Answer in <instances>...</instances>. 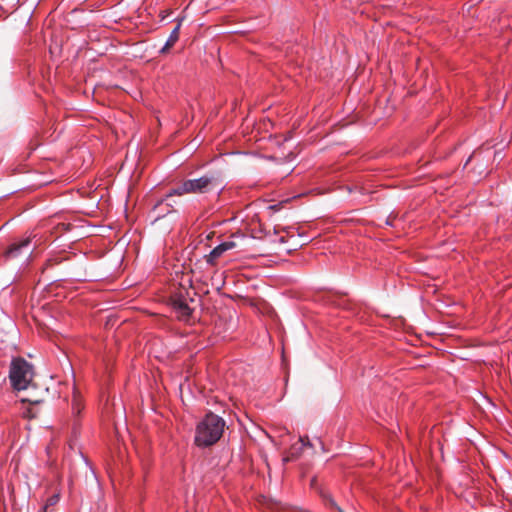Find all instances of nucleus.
Listing matches in <instances>:
<instances>
[{
	"mask_svg": "<svg viewBox=\"0 0 512 512\" xmlns=\"http://www.w3.org/2000/svg\"><path fill=\"white\" fill-rule=\"evenodd\" d=\"M223 187V182L218 174L207 173L197 179L183 181L171 189L166 197L182 196L184 194H204L213 190L220 192Z\"/></svg>",
	"mask_w": 512,
	"mask_h": 512,
	"instance_id": "1",
	"label": "nucleus"
},
{
	"mask_svg": "<svg viewBox=\"0 0 512 512\" xmlns=\"http://www.w3.org/2000/svg\"><path fill=\"white\" fill-rule=\"evenodd\" d=\"M225 421L214 413H208L198 423L195 432V444L198 447H209L218 442L224 432Z\"/></svg>",
	"mask_w": 512,
	"mask_h": 512,
	"instance_id": "2",
	"label": "nucleus"
},
{
	"mask_svg": "<svg viewBox=\"0 0 512 512\" xmlns=\"http://www.w3.org/2000/svg\"><path fill=\"white\" fill-rule=\"evenodd\" d=\"M33 374V366L24 358L12 359L9 379L14 389L18 391L27 389L32 381Z\"/></svg>",
	"mask_w": 512,
	"mask_h": 512,
	"instance_id": "3",
	"label": "nucleus"
},
{
	"mask_svg": "<svg viewBox=\"0 0 512 512\" xmlns=\"http://www.w3.org/2000/svg\"><path fill=\"white\" fill-rule=\"evenodd\" d=\"M33 249L31 248V238L26 237L17 242L12 243L6 251V258L15 259L21 255H31Z\"/></svg>",
	"mask_w": 512,
	"mask_h": 512,
	"instance_id": "4",
	"label": "nucleus"
},
{
	"mask_svg": "<svg viewBox=\"0 0 512 512\" xmlns=\"http://www.w3.org/2000/svg\"><path fill=\"white\" fill-rule=\"evenodd\" d=\"M236 246L233 241H225L214 247L208 255L205 256V260L208 264H215L216 260L221 257L226 251L233 249Z\"/></svg>",
	"mask_w": 512,
	"mask_h": 512,
	"instance_id": "5",
	"label": "nucleus"
},
{
	"mask_svg": "<svg viewBox=\"0 0 512 512\" xmlns=\"http://www.w3.org/2000/svg\"><path fill=\"white\" fill-rule=\"evenodd\" d=\"M172 307L182 319H186L191 315V308L189 307L187 300L182 295H177L172 298Z\"/></svg>",
	"mask_w": 512,
	"mask_h": 512,
	"instance_id": "6",
	"label": "nucleus"
},
{
	"mask_svg": "<svg viewBox=\"0 0 512 512\" xmlns=\"http://www.w3.org/2000/svg\"><path fill=\"white\" fill-rule=\"evenodd\" d=\"M180 24H178L170 33L166 43L161 48L160 53L167 52L179 39Z\"/></svg>",
	"mask_w": 512,
	"mask_h": 512,
	"instance_id": "7",
	"label": "nucleus"
},
{
	"mask_svg": "<svg viewBox=\"0 0 512 512\" xmlns=\"http://www.w3.org/2000/svg\"><path fill=\"white\" fill-rule=\"evenodd\" d=\"M60 500V495L58 493L51 495L44 506L45 509H47L49 506L56 505Z\"/></svg>",
	"mask_w": 512,
	"mask_h": 512,
	"instance_id": "8",
	"label": "nucleus"
},
{
	"mask_svg": "<svg viewBox=\"0 0 512 512\" xmlns=\"http://www.w3.org/2000/svg\"><path fill=\"white\" fill-rule=\"evenodd\" d=\"M72 411H73L74 414H79L80 411H81L80 403L76 399L72 403Z\"/></svg>",
	"mask_w": 512,
	"mask_h": 512,
	"instance_id": "9",
	"label": "nucleus"
},
{
	"mask_svg": "<svg viewBox=\"0 0 512 512\" xmlns=\"http://www.w3.org/2000/svg\"><path fill=\"white\" fill-rule=\"evenodd\" d=\"M327 504L330 505L331 507H335L339 512H342L332 498H328Z\"/></svg>",
	"mask_w": 512,
	"mask_h": 512,
	"instance_id": "10",
	"label": "nucleus"
},
{
	"mask_svg": "<svg viewBox=\"0 0 512 512\" xmlns=\"http://www.w3.org/2000/svg\"><path fill=\"white\" fill-rule=\"evenodd\" d=\"M299 441L302 443V447L306 445V443L304 442V440L302 438H300Z\"/></svg>",
	"mask_w": 512,
	"mask_h": 512,
	"instance_id": "11",
	"label": "nucleus"
}]
</instances>
